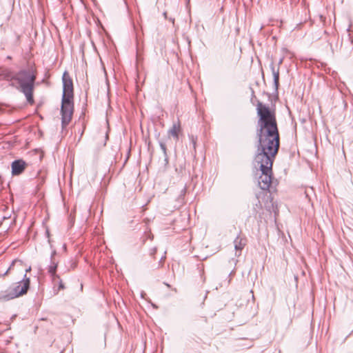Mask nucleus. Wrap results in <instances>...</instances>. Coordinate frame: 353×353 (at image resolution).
Instances as JSON below:
<instances>
[{
    "label": "nucleus",
    "instance_id": "obj_11",
    "mask_svg": "<svg viewBox=\"0 0 353 353\" xmlns=\"http://www.w3.org/2000/svg\"><path fill=\"white\" fill-rule=\"evenodd\" d=\"M23 265V261L21 260H19V259L14 260L12 262V263L10 264V265L9 266V268H8V270L5 272L0 273V277L1 276H4L7 275L8 274V272L10 271H11L12 270H13L15 266H17L18 268H22Z\"/></svg>",
    "mask_w": 353,
    "mask_h": 353
},
{
    "label": "nucleus",
    "instance_id": "obj_7",
    "mask_svg": "<svg viewBox=\"0 0 353 353\" xmlns=\"http://www.w3.org/2000/svg\"><path fill=\"white\" fill-rule=\"evenodd\" d=\"M59 262L55 260H50V264L48 266V272L50 276L53 285H56L57 279H59V275L57 274Z\"/></svg>",
    "mask_w": 353,
    "mask_h": 353
},
{
    "label": "nucleus",
    "instance_id": "obj_6",
    "mask_svg": "<svg viewBox=\"0 0 353 353\" xmlns=\"http://www.w3.org/2000/svg\"><path fill=\"white\" fill-rule=\"evenodd\" d=\"M27 163L23 159L14 160L11 164L12 174L13 176L20 175L24 172Z\"/></svg>",
    "mask_w": 353,
    "mask_h": 353
},
{
    "label": "nucleus",
    "instance_id": "obj_19",
    "mask_svg": "<svg viewBox=\"0 0 353 353\" xmlns=\"http://www.w3.org/2000/svg\"><path fill=\"white\" fill-rule=\"evenodd\" d=\"M167 14H168L167 12H164L163 13V17H164V18H165V19H168V16H167Z\"/></svg>",
    "mask_w": 353,
    "mask_h": 353
},
{
    "label": "nucleus",
    "instance_id": "obj_27",
    "mask_svg": "<svg viewBox=\"0 0 353 353\" xmlns=\"http://www.w3.org/2000/svg\"><path fill=\"white\" fill-rule=\"evenodd\" d=\"M108 138V134H106L105 139H107Z\"/></svg>",
    "mask_w": 353,
    "mask_h": 353
},
{
    "label": "nucleus",
    "instance_id": "obj_18",
    "mask_svg": "<svg viewBox=\"0 0 353 353\" xmlns=\"http://www.w3.org/2000/svg\"><path fill=\"white\" fill-rule=\"evenodd\" d=\"M282 62H283V59H281L279 61L278 66H277V67H279V68H280V65H281V64L282 63Z\"/></svg>",
    "mask_w": 353,
    "mask_h": 353
},
{
    "label": "nucleus",
    "instance_id": "obj_21",
    "mask_svg": "<svg viewBox=\"0 0 353 353\" xmlns=\"http://www.w3.org/2000/svg\"><path fill=\"white\" fill-rule=\"evenodd\" d=\"M169 21H171L172 23H174V18H172V17L169 18Z\"/></svg>",
    "mask_w": 353,
    "mask_h": 353
},
{
    "label": "nucleus",
    "instance_id": "obj_24",
    "mask_svg": "<svg viewBox=\"0 0 353 353\" xmlns=\"http://www.w3.org/2000/svg\"><path fill=\"white\" fill-rule=\"evenodd\" d=\"M46 235H47L48 236H49V235H50V232H49V231H48V230H47V231H46Z\"/></svg>",
    "mask_w": 353,
    "mask_h": 353
},
{
    "label": "nucleus",
    "instance_id": "obj_29",
    "mask_svg": "<svg viewBox=\"0 0 353 353\" xmlns=\"http://www.w3.org/2000/svg\"><path fill=\"white\" fill-rule=\"evenodd\" d=\"M152 306H153L154 307H157V306H156L155 305H154V304H152Z\"/></svg>",
    "mask_w": 353,
    "mask_h": 353
},
{
    "label": "nucleus",
    "instance_id": "obj_14",
    "mask_svg": "<svg viewBox=\"0 0 353 353\" xmlns=\"http://www.w3.org/2000/svg\"><path fill=\"white\" fill-rule=\"evenodd\" d=\"M187 190H188L187 185H185V186L181 190L180 194H179V196L177 198V199H178V201L179 202H182L183 201L184 196H185V195L186 194V192H187Z\"/></svg>",
    "mask_w": 353,
    "mask_h": 353
},
{
    "label": "nucleus",
    "instance_id": "obj_8",
    "mask_svg": "<svg viewBox=\"0 0 353 353\" xmlns=\"http://www.w3.org/2000/svg\"><path fill=\"white\" fill-rule=\"evenodd\" d=\"M270 68L273 76L274 91L277 93L279 86V67L276 68L274 63L272 62L270 64Z\"/></svg>",
    "mask_w": 353,
    "mask_h": 353
},
{
    "label": "nucleus",
    "instance_id": "obj_5",
    "mask_svg": "<svg viewBox=\"0 0 353 353\" xmlns=\"http://www.w3.org/2000/svg\"><path fill=\"white\" fill-rule=\"evenodd\" d=\"M254 166L259 167L261 174L259 178L258 183L261 189L268 190L272 181V168L273 163L269 162H254Z\"/></svg>",
    "mask_w": 353,
    "mask_h": 353
},
{
    "label": "nucleus",
    "instance_id": "obj_9",
    "mask_svg": "<svg viewBox=\"0 0 353 353\" xmlns=\"http://www.w3.org/2000/svg\"><path fill=\"white\" fill-rule=\"evenodd\" d=\"M159 146L163 153V157H164L163 159L160 163V164H161V166H162L163 168H165L169 163V158H168V155L167 153V148H166L165 143L161 140L159 141Z\"/></svg>",
    "mask_w": 353,
    "mask_h": 353
},
{
    "label": "nucleus",
    "instance_id": "obj_13",
    "mask_svg": "<svg viewBox=\"0 0 353 353\" xmlns=\"http://www.w3.org/2000/svg\"><path fill=\"white\" fill-rule=\"evenodd\" d=\"M65 288L61 279L59 277V279H57L56 285H54V289L56 292V294L61 290H64Z\"/></svg>",
    "mask_w": 353,
    "mask_h": 353
},
{
    "label": "nucleus",
    "instance_id": "obj_16",
    "mask_svg": "<svg viewBox=\"0 0 353 353\" xmlns=\"http://www.w3.org/2000/svg\"><path fill=\"white\" fill-rule=\"evenodd\" d=\"M157 252V248H152L150 250V255L154 256Z\"/></svg>",
    "mask_w": 353,
    "mask_h": 353
},
{
    "label": "nucleus",
    "instance_id": "obj_23",
    "mask_svg": "<svg viewBox=\"0 0 353 353\" xmlns=\"http://www.w3.org/2000/svg\"><path fill=\"white\" fill-rule=\"evenodd\" d=\"M165 258V256H162V257L161 258L160 263H161V261H162Z\"/></svg>",
    "mask_w": 353,
    "mask_h": 353
},
{
    "label": "nucleus",
    "instance_id": "obj_26",
    "mask_svg": "<svg viewBox=\"0 0 353 353\" xmlns=\"http://www.w3.org/2000/svg\"><path fill=\"white\" fill-rule=\"evenodd\" d=\"M252 96L254 97V92L253 90H252Z\"/></svg>",
    "mask_w": 353,
    "mask_h": 353
},
{
    "label": "nucleus",
    "instance_id": "obj_25",
    "mask_svg": "<svg viewBox=\"0 0 353 353\" xmlns=\"http://www.w3.org/2000/svg\"><path fill=\"white\" fill-rule=\"evenodd\" d=\"M7 59H11V57H10V56H8V57H7Z\"/></svg>",
    "mask_w": 353,
    "mask_h": 353
},
{
    "label": "nucleus",
    "instance_id": "obj_2",
    "mask_svg": "<svg viewBox=\"0 0 353 353\" xmlns=\"http://www.w3.org/2000/svg\"><path fill=\"white\" fill-rule=\"evenodd\" d=\"M36 74L32 69L21 70L17 74L8 68L0 70V80L11 81L15 80L19 85L20 90L26 97L28 103H33V90L36 80Z\"/></svg>",
    "mask_w": 353,
    "mask_h": 353
},
{
    "label": "nucleus",
    "instance_id": "obj_4",
    "mask_svg": "<svg viewBox=\"0 0 353 353\" xmlns=\"http://www.w3.org/2000/svg\"><path fill=\"white\" fill-rule=\"evenodd\" d=\"M30 278L24 274L23 280L17 283L16 285L0 292V301H6L26 294L30 288Z\"/></svg>",
    "mask_w": 353,
    "mask_h": 353
},
{
    "label": "nucleus",
    "instance_id": "obj_12",
    "mask_svg": "<svg viewBox=\"0 0 353 353\" xmlns=\"http://www.w3.org/2000/svg\"><path fill=\"white\" fill-rule=\"evenodd\" d=\"M180 131V125L174 123L172 127L169 130L168 134L172 136L175 139H179V132Z\"/></svg>",
    "mask_w": 353,
    "mask_h": 353
},
{
    "label": "nucleus",
    "instance_id": "obj_15",
    "mask_svg": "<svg viewBox=\"0 0 353 353\" xmlns=\"http://www.w3.org/2000/svg\"><path fill=\"white\" fill-rule=\"evenodd\" d=\"M188 137H189L191 143H192L194 149L195 150L196 149V137H195L192 134H189Z\"/></svg>",
    "mask_w": 353,
    "mask_h": 353
},
{
    "label": "nucleus",
    "instance_id": "obj_22",
    "mask_svg": "<svg viewBox=\"0 0 353 353\" xmlns=\"http://www.w3.org/2000/svg\"><path fill=\"white\" fill-rule=\"evenodd\" d=\"M10 85L12 86V87H14V83L13 82L10 83Z\"/></svg>",
    "mask_w": 353,
    "mask_h": 353
},
{
    "label": "nucleus",
    "instance_id": "obj_28",
    "mask_svg": "<svg viewBox=\"0 0 353 353\" xmlns=\"http://www.w3.org/2000/svg\"><path fill=\"white\" fill-rule=\"evenodd\" d=\"M165 285H166L168 287H170V285H169V284L165 283Z\"/></svg>",
    "mask_w": 353,
    "mask_h": 353
},
{
    "label": "nucleus",
    "instance_id": "obj_10",
    "mask_svg": "<svg viewBox=\"0 0 353 353\" xmlns=\"http://www.w3.org/2000/svg\"><path fill=\"white\" fill-rule=\"evenodd\" d=\"M246 240L245 239L241 238V236H237L234 241V248L236 252H239V256L241 254V252L245 245Z\"/></svg>",
    "mask_w": 353,
    "mask_h": 353
},
{
    "label": "nucleus",
    "instance_id": "obj_20",
    "mask_svg": "<svg viewBox=\"0 0 353 353\" xmlns=\"http://www.w3.org/2000/svg\"><path fill=\"white\" fill-rule=\"evenodd\" d=\"M31 270V267L29 266L27 269H26V274Z\"/></svg>",
    "mask_w": 353,
    "mask_h": 353
},
{
    "label": "nucleus",
    "instance_id": "obj_17",
    "mask_svg": "<svg viewBox=\"0 0 353 353\" xmlns=\"http://www.w3.org/2000/svg\"><path fill=\"white\" fill-rule=\"evenodd\" d=\"M57 254V251L55 250H53L52 253H51V255H50V260L52 261V260H55L54 259V256Z\"/></svg>",
    "mask_w": 353,
    "mask_h": 353
},
{
    "label": "nucleus",
    "instance_id": "obj_3",
    "mask_svg": "<svg viewBox=\"0 0 353 353\" xmlns=\"http://www.w3.org/2000/svg\"><path fill=\"white\" fill-rule=\"evenodd\" d=\"M63 95L61 100V114L62 129L66 128L72 119L74 112L73 82L69 73L65 71L62 76Z\"/></svg>",
    "mask_w": 353,
    "mask_h": 353
},
{
    "label": "nucleus",
    "instance_id": "obj_1",
    "mask_svg": "<svg viewBox=\"0 0 353 353\" xmlns=\"http://www.w3.org/2000/svg\"><path fill=\"white\" fill-rule=\"evenodd\" d=\"M256 110L259 119L256 130L258 144L254 161L273 163L280 146L275 112L260 101L257 103Z\"/></svg>",
    "mask_w": 353,
    "mask_h": 353
}]
</instances>
